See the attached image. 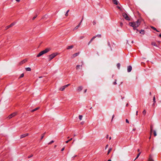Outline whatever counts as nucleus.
<instances>
[{
  "label": "nucleus",
  "instance_id": "1",
  "mask_svg": "<svg viewBox=\"0 0 161 161\" xmlns=\"http://www.w3.org/2000/svg\"><path fill=\"white\" fill-rule=\"evenodd\" d=\"M141 24V22L140 20L138 19L136 21L129 22V25L133 27L134 30H136L137 31L138 30L136 28L138 27Z\"/></svg>",
  "mask_w": 161,
  "mask_h": 161
},
{
  "label": "nucleus",
  "instance_id": "2",
  "mask_svg": "<svg viewBox=\"0 0 161 161\" xmlns=\"http://www.w3.org/2000/svg\"><path fill=\"white\" fill-rule=\"evenodd\" d=\"M50 49L49 48H47L45 49L44 50H43L41 52H40L36 56V57H39L40 56H41L42 55L45 54L49 51H50Z\"/></svg>",
  "mask_w": 161,
  "mask_h": 161
},
{
  "label": "nucleus",
  "instance_id": "3",
  "mask_svg": "<svg viewBox=\"0 0 161 161\" xmlns=\"http://www.w3.org/2000/svg\"><path fill=\"white\" fill-rule=\"evenodd\" d=\"M57 55L56 53H53L48 56L49 61H50Z\"/></svg>",
  "mask_w": 161,
  "mask_h": 161
},
{
  "label": "nucleus",
  "instance_id": "4",
  "mask_svg": "<svg viewBox=\"0 0 161 161\" xmlns=\"http://www.w3.org/2000/svg\"><path fill=\"white\" fill-rule=\"evenodd\" d=\"M123 17L126 20H130V19L128 16V15L125 13H124L123 14Z\"/></svg>",
  "mask_w": 161,
  "mask_h": 161
},
{
  "label": "nucleus",
  "instance_id": "5",
  "mask_svg": "<svg viewBox=\"0 0 161 161\" xmlns=\"http://www.w3.org/2000/svg\"><path fill=\"white\" fill-rule=\"evenodd\" d=\"M17 114V113L16 112L13 113L9 115L7 118H8V119H10L12 118V117L15 116Z\"/></svg>",
  "mask_w": 161,
  "mask_h": 161
},
{
  "label": "nucleus",
  "instance_id": "6",
  "mask_svg": "<svg viewBox=\"0 0 161 161\" xmlns=\"http://www.w3.org/2000/svg\"><path fill=\"white\" fill-rule=\"evenodd\" d=\"M28 135H29V133H26L25 134H22L20 135V139H22L23 138L25 137L28 136Z\"/></svg>",
  "mask_w": 161,
  "mask_h": 161
},
{
  "label": "nucleus",
  "instance_id": "7",
  "mask_svg": "<svg viewBox=\"0 0 161 161\" xmlns=\"http://www.w3.org/2000/svg\"><path fill=\"white\" fill-rule=\"evenodd\" d=\"M69 85H70L69 84H68L67 85H66L65 86H63V87H62L60 89V90L61 91H63L64 90V89H65V88L68 87Z\"/></svg>",
  "mask_w": 161,
  "mask_h": 161
},
{
  "label": "nucleus",
  "instance_id": "8",
  "mask_svg": "<svg viewBox=\"0 0 161 161\" xmlns=\"http://www.w3.org/2000/svg\"><path fill=\"white\" fill-rule=\"evenodd\" d=\"M27 61V60L26 59H25L23 60L22 61H20L19 63V64L20 65H22L23 64L25 63Z\"/></svg>",
  "mask_w": 161,
  "mask_h": 161
},
{
  "label": "nucleus",
  "instance_id": "9",
  "mask_svg": "<svg viewBox=\"0 0 161 161\" xmlns=\"http://www.w3.org/2000/svg\"><path fill=\"white\" fill-rule=\"evenodd\" d=\"M73 47L74 46L73 45L69 46L67 47V49H72Z\"/></svg>",
  "mask_w": 161,
  "mask_h": 161
},
{
  "label": "nucleus",
  "instance_id": "10",
  "mask_svg": "<svg viewBox=\"0 0 161 161\" xmlns=\"http://www.w3.org/2000/svg\"><path fill=\"white\" fill-rule=\"evenodd\" d=\"M113 2L115 5L118 4V2L117 0H113Z\"/></svg>",
  "mask_w": 161,
  "mask_h": 161
},
{
  "label": "nucleus",
  "instance_id": "11",
  "mask_svg": "<svg viewBox=\"0 0 161 161\" xmlns=\"http://www.w3.org/2000/svg\"><path fill=\"white\" fill-rule=\"evenodd\" d=\"M132 67L130 65L128 66L127 67V70H131Z\"/></svg>",
  "mask_w": 161,
  "mask_h": 161
},
{
  "label": "nucleus",
  "instance_id": "12",
  "mask_svg": "<svg viewBox=\"0 0 161 161\" xmlns=\"http://www.w3.org/2000/svg\"><path fill=\"white\" fill-rule=\"evenodd\" d=\"M144 32H145V31H144V30H141L140 31V33L144 35Z\"/></svg>",
  "mask_w": 161,
  "mask_h": 161
},
{
  "label": "nucleus",
  "instance_id": "13",
  "mask_svg": "<svg viewBox=\"0 0 161 161\" xmlns=\"http://www.w3.org/2000/svg\"><path fill=\"white\" fill-rule=\"evenodd\" d=\"M151 28L152 29H153V30H154L156 31H157V32H159V31H158V30H157V29H156L153 26H151Z\"/></svg>",
  "mask_w": 161,
  "mask_h": 161
},
{
  "label": "nucleus",
  "instance_id": "14",
  "mask_svg": "<svg viewBox=\"0 0 161 161\" xmlns=\"http://www.w3.org/2000/svg\"><path fill=\"white\" fill-rule=\"evenodd\" d=\"M79 54V53H76L74 54H73V57H75L77 56Z\"/></svg>",
  "mask_w": 161,
  "mask_h": 161
},
{
  "label": "nucleus",
  "instance_id": "15",
  "mask_svg": "<svg viewBox=\"0 0 161 161\" xmlns=\"http://www.w3.org/2000/svg\"><path fill=\"white\" fill-rule=\"evenodd\" d=\"M152 45L154 46L157 47L156 43L155 42H152Z\"/></svg>",
  "mask_w": 161,
  "mask_h": 161
},
{
  "label": "nucleus",
  "instance_id": "16",
  "mask_svg": "<svg viewBox=\"0 0 161 161\" xmlns=\"http://www.w3.org/2000/svg\"><path fill=\"white\" fill-rule=\"evenodd\" d=\"M82 89V87L81 86H79L77 89L78 91H81Z\"/></svg>",
  "mask_w": 161,
  "mask_h": 161
},
{
  "label": "nucleus",
  "instance_id": "17",
  "mask_svg": "<svg viewBox=\"0 0 161 161\" xmlns=\"http://www.w3.org/2000/svg\"><path fill=\"white\" fill-rule=\"evenodd\" d=\"M81 22H80L79 24V25H77L75 27V29H77V28H78V27L80 26V25H81Z\"/></svg>",
  "mask_w": 161,
  "mask_h": 161
},
{
  "label": "nucleus",
  "instance_id": "18",
  "mask_svg": "<svg viewBox=\"0 0 161 161\" xmlns=\"http://www.w3.org/2000/svg\"><path fill=\"white\" fill-rule=\"evenodd\" d=\"M80 65H78L76 66V69L77 70H78L80 69Z\"/></svg>",
  "mask_w": 161,
  "mask_h": 161
},
{
  "label": "nucleus",
  "instance_id": "19",
  "mask_svg": "<svg viewBox=\"0 0 161 161\" xmlns=\"http://www.w3.org/2000/svg\"><path fill=\"white\" fill-rule=\"evenodd\" d=\"M82 117H83V116L82 115H80L79 116V119L80 120H82Z\"/></svg>",
  "mask_w": 161,
  "mask_h": 161
},
{
  "label": "nucleus",
  "instance_id": "20",
  "mask_svg": "<svg viewBox=\"0 0 161 161\" xmlns=\"http://www.w3.org/2000/svg\"><path fill=\"white\" fill-rule=\"evenodd\" d=\"M24 76V73H22L20 76L19 77V78H21L23 77Z\"/></svg>",
  "mask_w": 161,
  "mask_h": 161
},
{
  "label": "nucleus",
  "instance_id": "21",
  "mask_svg": "<svg viewBox=\"0 0 161 161\" xmlns=\"http://www.w3.org/2000/svg\"><path fill=\"white\" fill-rule=\"evenodd\" d=\"M117 66L118 69H119V68L120 66V64L119 63H118L117 64Z\"/></svg>",
  "mask_w": 161,
  "mask_h": 161
},
{
  "label": "nucleus",
  "instance_id": "22",
  "mask_svg": "<svg viewBox=\"0 0 161 161\" xmlns=\"http://www.w3.org/2000/svg\"><path fill=\"white\" fill-rule=\"evenodd\" d=\"M72 140V138H70V139H69V140H68V141H66L65 142V143H67L68 142H70V141H71V140Z\"/></svg>",
  "mask_w": 161,
  "mask_h": 161
},
{
  "label": "nucleus",
  "instance_id": "23",
  "mask_svg": "<svg viewBox=\"0 0 161 161\" xmlns=\"http://www.w3.org/2000/svg\"><path fill=\"white\" fill-rule=\"evenodd\" d=\"M69 10H68L67 11V12H66V14H65V15L66 16H67L68 15V12H69Z\"/></svg>",
  "mask_w": 161,
  "mask_h": 161
},
{
  "label": "nucleus",
  "instance_id": "24",
  "mask_svg": "<svg viewBox=\"0 0 161 161\" xmlns=\"http://www.w3.org/2000/svg\"><path fill=\"white\" fill-rule=\"evenodd\" d=\"M26 70H31V69L29 67L26 68L25 69Z\"/></svg>",
  "mask_w": 161,
  "mask_h": 161
},
{
  "label": "nucleus",
  "instance_id": "25",
  "mask_svg": "<svg viewBox=\"0 0 161 161\" xmlns=\"http://www.w3.org/2000/svg\"><path fill=\"white\" fill-rule=\"evenodd\" d=\"M141 153V152L137 154V157H136V159H137V158H138V157L140 156Z\"/></svg>",
  "mask_w": 161,
  "mask_h": 161
},
{
  "label": "nucleus",
  "instance_id": "26",
  "mask_svg": "<svg viewBox=\"0 0 161 161\" xmlns=\"http://www.w3.org/2000/svg\"><path fill=\"white\" fill-rule=\"evenodd\" d=\"M142 113H143V114L144 115H145L146 114V110H144L142 112Z\"/></svg>",
  "mask_w": 161,
  "mask_h": 161
},
{
  "label": "nucleus",
  "instance_id": "27",
  "mask_svg": "<svg viewBox=\"0 0 161 161\" xmlns=\"http://www.w3.org/2000/svg\"><path fill=\"white\" fill-rule=\"evenodd\" d=\"M15 24V23H12V24H11L10 25V27L13 26Z\"/></svg>",
  "mask_w": 161,
  "mask_h": 161
},
{
  "label": "nucleus",
  "instance_id": "28",
  "mask_svg": "<svg viewBox=\"0 0 161 161\" xmlns=\"http://www.w3.org/2000/svg\"><path fill=\"white\" fill-rule=\"evenodd\" d=\"M53 142H54V141H52L51 142H49L48 143V144H49V145L51 144H52V143H53Z\"/></svg>",
  "mask_w": 161,
  "mask_h": 161
},
{
  "label": "nucleus",
  "instance_id": "29",
  "mask_svg": "<svg viewBox=\"0 0 161 161\" xmlns=\"http://www.w3.org/2000/svg\"><path fill=\"white\" fill-rule=\"evenodd\" d=\"M96 36V37H101V35L99 34V35H97L96 36Z\"/></svg>",
  "mask_w": 161,
  "mask_h": 161
},
{
  "label": "nucleus",
  "instance_id": "30",
  "mask_svg": "<svg viewBox=\"0 0 161 161\" xmlns=\"http://www.w3.org/2000/svg\"><path fill=\"white\" fill-rule=\"evenodd\" d=\"M148 161H154L152 159V158H149Z\"/></svg>",
  "mask_w": 161,
  "mask_h": 161
},
{
  "label": "nucleus",
  "instance_id": "31",
  "mask_svg": "<svg viewBox=\"0 0 161 161\" xmlns=\"http://www.w3.org/2000/svg\"><path fill=\"white\" fill-rule=\"evenodd\" d=\"M123 24L122 22H120V26L121 27H122L123 26Z\"/></svg>",
  "mask_w": 161,
  "mask_h": 161
},
{
  "label": "nucleus",
  "instance_id": "32",
  "mask_svg": "<svg viewBox=\"0 0 161 161\" xmlns=\"http://www.w3.org/2000/svg\"><path fill=\"white\" fill-rule=\"evenodd\" d=\"M153 134L154 136H156L157 135L156 132L155 131H154Z\"/></svg>",
  "mask_w": 161,
  "mask_h": 161
},
{
  "label": "nucleus",
  "instance_id": "33",
  "mask_svg": "<svg viewBox=\"0 0 161 161\" xmlns=\"http://www.w3.org/2000/svg\"><path fill=\"white\" fill-rule=\"evenodd\" d=\"M96 37V36H94L91 39L92 40H93Z\"/></svg>",
  "mask_w": 161,
  "mask_h": 161
},
{
  "label": "nucleus",
  "instance_id": "34",
  "mask_svg": "<svg viewBox=\"0 0 161 161\" xmlns=\"http://www.w3.org/2000/svg\"><path fill=\"white\" fill-rule=\"evenodd\" d=\"M111 151V149H109L108 150V153H107V154H108H108H109V153H110V152Z\"/></svg>",
  "mask_w": 161,
  "mask_h": 161
},
{
  "label": "nucleus",
  "instance_id": "35",
  "mask_svg": "<svg viewBox=\"0 0 161 161\" xmlns=\"http://www.w3.org/2000/svg\"><path fill=\"white\" fill-rule=\"evenodd\" d=\"M96 24V21L95 20H94L93 22V25H95Z\"/></svg>",
  "mask_w": 161,
  "mask_h": 161
},
{
  "label": "nucleus",
  "instance_id": "36",
  "mask_svg": "<svg viewBox=\"0 0 161 161\" xmlns=\"http://www.w3.org/2000/svg\"><path fill=\"white\" fill-rule=\"evenodd\" d=\"M153 101L154 102V103L155 102V97L154 96L153 97Z\"/></svg>",
  "mask_w": 161,
  "mask_h": 161
},
{
  "label": "nucleus",
  "instance_id": "37",
  "mask_svg": "<svg viewBox=\"0 0 161 161\" xmlns=\"http://www.w3.org/2000/svg\"><path fill=\"white\" fill-rule=\"evenodd\" d=\"M10 25H9L8 26H7L6 27V29H8L9 28H10Z\"/></svg>",
  "mask_w": 161,
  "mask_h": 161
},
{
  "label": "nucleus",
  "instance_id": "38",
  "mask_svg": "<svg viewBox=\"0 0 161 161\" xmlns=\"http://www.w3.org/2000/svg\"><path fill=\"white\" fill-rule=\"evenodd\" d=\"M108 46H109V47H111V45H110V43L109 42H108Z\"/></svg>",
  "mask_w": 161,
  "mask_h": 161
},
{
  "label": "nucleus",
  "instance_id": "39",
  "mask_svg": "<svg viewBox=\"0 0 161 161\" xmlns=\"http://www.w3.org/2000/svg\"><path fill=\"white\" fill-rule=\"evenodd\" d=\"M84 37V36H81L80 37V39H82Z\"/></svg>",
  "mask_w": 161,
  "mask_h": 161
},
{
  "label": "nucleus",
  "instance_id": "40",
  "mask_svg": "<svg viewBox=\"0 0 161 161\" xmlns=\"http://www.w3.org/2000/svg\"><path fill=\"white\" fill-rule=\"evenodd\" d=\"M32 156H33V155H30V156H28V158H31V157H32Z\"/></svg>",
  "mask_w": 161,
  "mask_h": 161
},
{
  "label": "nucleus",
  "instance_id": "41",
  "mask_svg": "<svg viewBox=\"0 0 161 161\" xmlns=\"http://www.w3.org/2000/svg\"><path fill=\"white\" fill-rule=\"evenodd\" d=\"M126 123H129V121L127 119H126Z\"/></svg>",
  "mask_w": 161,
  "mask_h": 161
},
{
  "label": "nucleus",
  "instance_id": "42",
  "mask_svg": "<svg viewBox=\"0 0 161 161\" xmlns=\"http://www.w3.org/2000/svg\"><path fill=\"white\" fill-rule=\"evenodd\" d=\"M83 19H84V16H82V17L81 20V21H80V22H81V23L82 22V21L83 20Z\"/></svg>",
  "mask_w": 161,
  "mask_h": 161
},
{
  "label": "nucleus",
  "instance_id": "43",
  "mask_svg": "<svg viewBox=\"0 0 161 161\" xmlns=\"http://www.w3.org/2000/svg\"><path fill=\"white\" fill-rule=\"evenodd\" d=\"M38 109V108H35V109H34V110H33V111H36V110H37V109Z\"/></svg>",
  "mask_w": 161,
  "mask_h": 161
},
{
  "label": "nucleus",
  "instance_id": "44",
  "mask_svg": "<svg viewBox=\"0 0 161 161\" xmlns=\"http://www.w3.org/2000/svg\"><path fill=\"white\" fill-rule=\"evenodd\" d=\"M114 115H113V116H112V120H113V118H114Z\"/></svg>",
  "mask_w": 161,
  "mask_h": 161
},
{
  "label": "nucleus",
  "instance_id": "45",
  "mask_svg": "<svg viewBox=\"0 0 161 161\" xmlns=\"http://www.w3.org/2000/svg\"><path fill=\"white\" fill-rule=\"evenodd\" d=\"M64 147L62 149V150H61V151H64Z\"/></svg>",
  "mask_w": 161,
  "mask_h": 161
},
{
  "label": "nucleus",
  "instance_id": "46",
  "mask_svg": "<svg viewBox=\"0 0 161 161\" xmlns=\"http://www.w3.org/2000/svg\"><path fill=\"white\" fill-rule=\"evenodd\" d=\"M44 136V135H43L42 136L41 139H42L43 138V137Z\"/></svg>",
  "mask_w": 161,
  "mask_h": 161
},
{
  "label": "nucleus",
  "instance_id": "47",
  "mask_svg": "<svg viewBox=\"0 0 161 161\" xmlns=\"http://www.w3.org/2000/svg\"><path fill=\"white\" fill-rule=\"evenodd\" d=\"M91 42H91V41H90V42L88 43V45H89Z\"/></svg>",
  "mask_w": 161,
  "mask_h": 161
},
{
  "label": "nucleus",
  "instance_id": "48",
  "mask_svg": "<svg viewBox=\"0 0 161 161\" xmlns=\"http://www.w3.org/2000/svg\"><path fill=\"white\" fill-rule=\"evenodd\" d=\"M36 17H34L33 18V19L34 20V19L35 18H36Z\"/></svg>",
  "mask_w": 161,
  "mask_h": 161
},
{
  "label": "nucleus",
  "instance_id": "49",
  "mask_svg": "<svg viewBox=\"0 0 161 161\" xmlns=\"http://www.w3.org/2000/svg\"><path fill=\"white\" fill-rule=\"evenodd\" d=\"M16 1L17 2H19V1H20V0H16Z\"/></svg>",
  "mask_w": 161,
  "mask_h": 161
},
{
  "label": "nucleus",
  "instance_id": "50",
  "mask_svg": "<svg viewBox=\"0 0 161 161\" xmlns=\"http://www.w3.org/2000/svg\"><path fill=\"white\" fill-rule=\"evenodd\" d=\"M137 151H138V152H139V153H140V149H138L137 150Z\"/></svg>",
  "mask_w": 161,
  "mask_h": 161
},
{
  "label": "nucleus",
  "instance_id": "51",
  "mask_svg": "<svg viewBox=\"0 0 161 161\" xmlns=\"http://www.w3.org/2000/svg\"><path fill=\"white\" fill-rule=\"evenodd\" d=\"M117 8H120V7L119 6H117Z\"/></svg>",
  "mask_w": 161,
  "mask_h": 161
},
{
  "label": "nucleus",
  "instance_id": "52",
  "mask_svg": "<svg viewBox=\"0 0 161 161\" xmlns=\"http://www.w3.org/2000/svg\"><path fill=\"white\" fill-rule=\"evenodd\" d=\"M137 114H138V111H137L136 112V115H137Z\"/></svg>",
  "mask_w": 161,
  "mask_h": 161
},
{
  "label": "nucleus",
  "instance_id": "53",
  "mask_svg": "<svg viewBox=\"0 0 161 161\" xmlns=\"http://www.w3.org/2000/svg\"><path fill=\"white\" fill-rule=\"evenodd\" d=\"M108 145H107L106 146V148H107L108 147Z\"/></svg>",
  "mask_w": 161,
  "mask_h": 161
},
{
  "label": "nucleus",
  "instance_id": "54",
  "mask_svg": "<svg viewBox=\"0 0 161 161\" xmlns=\"http://www.w3.org/2000/svg\"><path fill=\"white\" fill-rule=\"evenodd\" d=\"M114 85L116 84V82H114Z\"/></svg>",
  "mask_w": 161,
  "mask_h": 161
},
{
  "label": "nucleus",
  "instance_id": "55",
  "mask_svg": "<svg viewBox=\"0 0 161 161\" xmlns=\"http://www.w3.org/2000/svg\"><path fill=\"white\" fill-rule=\"evenodd\" d=\"M159 36L160 37H161V34H160L159 35Z\"/></svg>",
  "mask_w": 161,
  "mask_h": 161
},
{
  "label": "nucleus",
  "instance_id": "56",
  "mask_svg": "<svg viewBox=\"0 0 161 161\" xmlns=\"http://www.w3.org/2000/svg\"><path fill=\"white\" fill-rule=\"evenodd\" d=\"M108 161H111V160L109 159V160H108Z\"/></svg>",
  "mask_w": 161,
  "mask_h": 161
},
{
  "label": "nucleus",
  "instance_id": "57",
  "mask_svg": "<svg viewBox=\"0 0 161 161\" xmlns=\"http://www.w3.org/2000/svg\"><path fill=\"white\" fill-rule=\"evenodd\" d=\"M109 140H110V139H111V137H110L109 138Z\"/></svg>",
  "mask_w": 161,
  "mask_h": 161
},
{
  "label": "nucleus",
  "instance_id": "58",
  "mask_svg": "<svg viewBox=\"0 0 161 161\" xmlns=\"http://www.w3.org/2000/svg\"><path fill=\"white\" fill-rule=\"evenodd\" d=\"M93 40H92L91 39L90 40V41H91V42H92V41Z\"/></svg>",
  "mask_w": 161,
  "mask_h": 161
},
{
  "label": "nucleus",
  "instance_id": "59",
  "mask_svg": "<svg viewBox=\"0 0 161 161\" xmlns=\"http://www.w3.org/2000/svg\"><path fill=\"white\" fill-rule=\"evenodd\" d=\"M86 90L85 91V92H86Z\"/></svg>",
  "mask_w": 161,
  "mask_h": 161
}]
</instances>
